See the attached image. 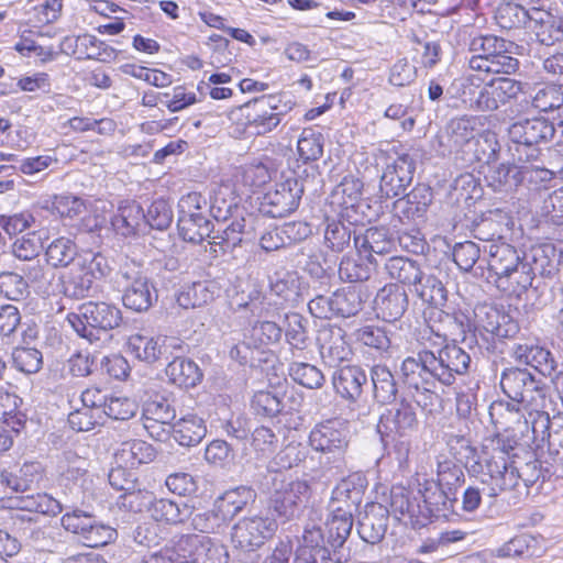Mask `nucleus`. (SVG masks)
Masks as SVG:
<instances>
[{"label": "nucleus", "instance_id": "3", "mask_svg": "<svg viewBox=\"0 0 563 563\" xmlns=\"http://www.w3.org/2000/svg\"><path fill=\"white\" fill-rule=\"evenodd\" d=\"M67 321L77 334L90 343L110 338L109 331L118 328L122 321L121 310L104 301L81 303L76 312L67 314Z\"/></svg>", "mask_w": 563, "mask_h": 563}, {"label": "nucleus", "instance_id": "39", "mask_svg": "<svg viewBox=\"0 0 563 563\" xmlns=\"http://www.w3.org/2000/svg\"><path fill=\"white\" fill-rule=\"evenodd\" d=\"M10 506L25 511L56 516L64 509L59 500L46 493L26 494L10 498Z\"/></svg>", "mask_w": 563, "mask_h": 563}, {"label": "nucleus", "instance_id": "58", "mask_svg": "<svg viewBox=\"0 0 563 563\" xmlns=\"http://www.w3.org/2000/svg\"><path fill=\"white\" fill-rule=\"evenodd\" d=\"M319 354L322 357L323 364L329 368L341 367V363L347 360L350 350L343 340V331L338 330L332 344H321L319 346Z\"/></svg>", "mask_w": 563, "mask_h": 563}, {"label": "nucleus", "instance_id": "14", "mask_svg": "<svg viewBox=\"0 0 563 563\" xmlns=\"http://www.w3.org/2000/svg\"><path fill=\"white\" fill-rule=\"evenodd\" d=\"M272 481V507L278 516L286 519L295 515L297 506L309 497L310 488L306 482H288L284 473H275Z\"/></svg>", "mask_w": 563, "mask_h": 563}, {"label": "nucleus", "instance_id": "12", "mask_svg": "<svg viewBox=\"0 0 563 563\" xmlns=\"http://www.w3.org/2000/svg\"><path fill=\"white\" fill-rule=\"evenodd\" d=\"M428 349L441 385L452 386L456 376L464 375L468 371L471 356L455 343L434 345L432 341Z\"/></svg>", "mask_w": 563, "mask_h": 563}, {"label": "nucleus", "instance_id": "61", "mask_svg": "<svg viewBox=\"0 0 563 563\" xmlns=\"http://www.w3.org/2000/svg\"><path fill=\"white\" fill-rule=\"evenodd\" d=\"M176 417V411L167 398L156 395L143 406V419L156 420L161 423H169Z\"/></svg>", "mask_w": 563, "mask_h": 563}, {"label": "nucleus", "instance_id": "51", "mask_svg": "<svg viewBox=\"0 0 563 563\" xmlns=\"http://www.w3.org/2000/svg\"><path fill=\"white\" fill-rule=\"evenodd\" d=\"M45 256L53 267H66L76 260L77 245L69 238H56L47 245Z\"/></svg>", "mask_w": 563, "mask_h": 563}, {"label": "nucleus", "instance_id": "19", "mask_svg": "<svg viewBox=\"0 0 563 563\" xmlns=\"http://www.w3.org/2000/svg\"><path fill=\"white\" fill-rule=\"evenodd\" d=\"M518 440V433L506 431L497 433L492 439V452L485 459L484 465H481V468L486 471V475H490V481H495L498 475L516 463L514 451Z\"/></svg>", "mask_w": 563, "mask_h": 563}, {"label": "nucleus", "instance_id": "7", "mask_svg": "<svg viewBox=\"0 0 563 563\" xmlns=\"http://www.w3.org/2000/svg\"><path fill=\"white\" fill-rule=\"evenodd\" d=\"M481 119L475 115L452 118L437 135L438 152L442 155L461 154L465 159L481 133Z\"/></svg>", "mask_w": 563, "mask_h": 563}, {"label": "nucleus", "instance_id": "37", "mask_svg": "<svg viewBox=\"0 0 563 563\" xmlns=\"http://www.w3.org/2000/svg\"><path fill=\"white\" fill-rule=\"evenodd\" d=\"M431 333L434 334V345H442L443 343L451 340L453 343L459 338L465 339L467 332H474L472 319L463 312L453 314L446 313L442 319V329L435 330L430 327Z\"/></svg>", "mask_w": 563, "mask_h": 563}, {"label": "nucleus", "instance_id": "46", "mask_svg": "<svg viewBox=\"0 0 563 563\" xmlns=\"http://www.w3.org/2000/svg\"><path fill=\"white\" fill-rule=\"evenodd\" d=\"M180 234L185 241L201 243L205 239H212L214 230L212 223L201 213H194L189 217L181 216L178 221Z\"/></svg>", "mask_w": 563, "mask_h": 563}, {"label": "nucleus", "instance_id": "16", "mask_svg": "<svg viewBox=\"0 0 563 563\" xmlns=\"http://www.w3.org/2000/svg\"><path fill=\"white\" fill-rule=\"evenodd\" d=\"M302 188L294 177H287L264 194L260 210L271 218H283L291 213L299 203Z\"/></svg>", "mask_w": 563, "mask_h": 563}, {"label": "nucleus", "instance_id": "36", "mask_svg": "<svg viewBox=\"0 0 563 563\" xmlns=\"http://www.w3.org/2000/svg\"><path fill=\"white\" fill-rule=\"evenodd\" d=\"M156 456L154 448L143 440H130L121 443L114 453L118 465L124 467H136L141 464L152 462Z\"/></svg>", "mask_w": 563, "mask_h": 563}, {"label": "nucleus", "instance_id": "11", "mask_svg": "<svg viewBox=\"0 0 563 563\" xmlns=\"http://www.w3.org/2000/svg\"><path fill=\"white\" fill-rule=\"evenodd\" d=\"M371 296L368 287L363 284L338 289L330 296L319 295V319H331L333 316H355L363 309Z\"/></svg>", "mask_w": 563, "mask_h": 563}, {"label": "nucleus", "instance_id": "9", "mask_svg": "<svg viewBox=\"0 0 563 563\" xmlns=\"http://www.w3.org/2000/svg\"><path fill=\"white\" fill-rule=\"evenodd\" d=\"M500 387L510 400L520 402L526 410L540 412L538 407L544 399V389L541 382L537 380L527 368L509 367L504 369L500 376Z\"/></svg>", "mask_w": 563, "mask_h": 563}, {"label": "nucleus", "instance_id": "57", "mask_svg": "<svg viewBox=\"0 0 563 563\" xmlns=\"http://www.w3.org/2000/svg\"><path fill=\"white\" fill-rule=\"evenodd\" d=\"M64 457L67 462L65 475L68 479L74 481L71 490L79 494L81 489H88L90 482L85 478L87 474L88 462L86 459L78 456L71 451L64 453Z\"/></svg>", "mask_w": 563, "mask_h": 563}, {"label": "nucleus", "instance_id": "38", "mask_svg": "<svg viewBox=\"0 0 563 563\" xmlns=\"http://www.w3.org/2000/svg\"><path fill=\"white\" fill-rule=\"evenodd\" d=\"M256 498L255 492L247 486H239L223 493L214 504V508L224 520H230L242 511L247 504Z\"/></svg>", "mask_w": 563, "mask_h": 563}, {"label": "nucleus", "instance_id": "59", "mask_svg": "<svg viewBox=\"0 0 563 563\" xmlns=\"http://www.w3.org/2000/svg\"><path fill=\"white\" fill-rule=\"evenodd\" d=\"M255 347L265 350L272 343L278 342L282 338V329L272 321L256 322L246 334Z\"/></svg>", "mask_w": 563, "mask_h": 563}, {"label": "nucleus", "instance_id": "27", "mask_svg": "<svg viewBox=\"0 0 563 563\" xmlns=\"http://www.w3.org/2000/svg\"><path fill=\"white\" fill-rule=\"evenodd\" d=\"M388 519V510L382 504H367L357 525V532L362 540L369 544L379 543L385 537Z\"/></svg>", "mask_w": 563, "mask_h": 563}, {"label": "nucleus", "instance_id": "33", "mask_svg": "<svg viewBox=\"0 0 563 563\" xmlns=\"http://www.w3.org/2000/svg\"><path fill=\"white\" fill-rule=\"evenodd\" d=\"M253 238V218H240L233 220L227 227L218 229L210 243L220 245L223 250L234 249L240 245L244 239L251 240Z\"/></svg>", "mask_w": 563, "mask_h": 563}, {"label": "nucleus", "instance_id": "5", "mask_svg": "<svg viewBox=\"0 0 563 563\" xmlns=\"http://www.w3.org/2000/svg\"><path fill=\"white\" fill-rule=\"evenodd\" d=\"M118 283L123 289L122 302L135 312L147 311L156 301L154 285L135 261L125 258L118 271Z\"/></svg>", "mask_w": 563, "mask_h": 563}, {"label": "nucleus", "instance_id": "50", "mask_svg": "<svg viewBox=\"0 0 563 563\" xmlns=\"http://www.w3.org/2000/svg\"><path fill=\"white\" fill-rule=\"evenodd\" d=\"M46 238L43 230H33L22 234L12 243V254L21 261H32L42 252Z\"/></svg>", "mask_w": 563, "mask_h": 563}, {"label": "nucleus", "instance_id": "54", "mask_svg": "<svg viewBox=\"0 0 563 563\" xmlns=\"http://www.w3.org/2000/svg\"><path fill=\"white\" fill-rule=\"evenodd\" d=\"M73 410L68 415L69 427L77 432H86L102 423L103 415L82 407L78 401L70 400Z\"/></svg>", "mask_w": 563, "mask_h": 563}, {"label": "nucleus", "instance_id": "28", "mask_svg": "<svg viewBox=\"0 0 563 563\" xmlns=\"http://www.w3.org/2000/svg\"><path fill=\"white\" fill-rule=\"evenodd\" d=\"M390 507L395 514L407 517V523L418 529L428 525V512H423L418 494L402 487H393L390 494Z\"/></svg>", "mask_w": 563, "mask_h": 563}, {"label": "nucleus", "instance_id": "21", "mask_svg": "<svg viewBox=\"0 0 563 563\" xmlns=\"http://www.w3.org/2000/svg\"><path fill=\"white\" fill-rule=\"evenodd\" d=\"M416 170V163L408 154L397 157L388 164L380 177V191L387 198L402 194L411 184Z\"/></svg>", "mask_w": 563, "mask_h": 563}, {"label": "nucleus", "instance_id": "2", "mask_svg": "<svg viewBox=\"0 0 563 563\" xmlns=\"http://www.w3.org/2000/svg\"><path fill=\"white\" fill-rule=\"evenodd\" d=\"M224 545L207 536H187L175 548H165L143 560V563H227Z\"/></svg>", "mask_w": 563, "mask_h": 563}, {"label": "nucleus", "instance_id": "4", "mask_svg": "<svg viewBox=\"0 0 563 563\" xmlns=\"http://www.w3.org/2000/svg\"><path fill=\"white\" fill-rule=\"evenodd\" d=\"M111 271L106 256L100 253H85L63 277V294L73 299L89 296L95 280L106 277Z\"/></svg>", "mask_w": 563, "mask_h": 563}, {"label": "nucleus", "instance_id": "24", "mask_svg": "<svg viewBox=\"0 0 563 563\" xmlns=\"http://www.w3.org/2000/svg\"><path fill=\"white\" fill-rule=\"evenodd\" d=\"M417 424L418 420L412 405L402 399L380 416L377 431L382 437H402L415 430Z\"/></svg>", "mask_w": 563, "mask_h": 563}, {"label": "nucleus", "instance_id": "6", "mask_svg": "<svg viewBox=\"0 0 563 563\" xmlns=\"http://www.w3.org/2000/svg\"><path fill=\"white\" fill-rule=\"evenodd\" d=\"M347 424L344 419L333 418L319 422V464L327 467L330 477L344 476V452L347 446Z\"/></svg>", "mask_w": 563, "mask_h": 563}, {"label": "nucleus", "instance_id": "62", "mask_svg": "<svg viewBox=\"0 0 563 563\" xmlns=\"http://www.w3.org/2000/svg\"><path fill=\"white\" fill-rule=\"evenodd\" d=\"M437 484L450 493L455 494L456 487L464 482V473L460 465L451 460L438 463Z\"/></svg>", "mask_w": 563, "mask_h": 563}, {"label": "nucleus", "instance_id": "8", "mask_svg": "<svg viewBox=\"0 0 563 563\" xmlns=\"http://www.w3.org/2000/svg\"><path fill=\"white\" fill-rule=\"evenodd\" d=\"M353 527L351 509L342 506L331 511V517L325 522L324 545L319 547V563H345L350 559V550L344 547Z\"/></svg>", "mask_w": 563, "mask_h": 563}, {"label": "nucleus", "instance_id": "13", "mask_svg": "<svg viewBox=\"0 0 563 563\" xmlns=\"http://www.w3.org/2000/svg\"><path fill=\"white\" fill-rule=\"evenodd\" d=\"M277 527L276 520L271 517H244L233 526L231 540L236 549L254 552L275 534Z\"/></svg>", "mask_w": 563, "mask_h": 563}, {"label": "nucleus", "instance_id": "17", "mask_svg": "<svg viewBox=\"0 0 563 563\" xmlns=\"http://www.w3.org/2000/svg\"><path fill=\"white\" fill-rule=\"evenodd\" d=\"M521 91V82L509 77H495L481 89L477 97L470 99V109L476 111H495L516 98Z\"/></svg>", "mask_w": 563, "mask_h": 563}, {"label": "nucleus", "instance_id": "31", "mask_svg": "<svg viewBox=\"0 0 563 563\" xmlns=\"http://www.w3.org/2000/svg\"><path fill=\"white\" fill-rule=\"evenodd\" d=\"M516 361L530 365L543 376H552L556 369L553 354L545 347L532 344H518L514 347Z\"/></svg>", "mask_w": 563, "mask_h": 563}, {"label": "nucleus", "instance_id": "23", "mask_svg": "<svg viewBox=\"0 0 563 563\" xmlns=\"http://www.w3.org/2000/svg\"><path fill=\"white\" fill-rule=\"evenodd\" d=\"M408 305L407 291L398 284L385 285L374 298V311L386 322L399 320L408 309Z\"/></svg>", "mask_w": 563, "mask_h": 563}, {"label": "nucleus", "instance_id": "1", "mask_svg": "<svg viewBox=\"0 0 563 563\" xmlns=\"http://www.w3.org/2000/svg\"><path fill=\"white\" fill-rule=\"evenodd\" d=\"M518 45L495 35H477L470 42L474 55L468 60L472 70L484 74H512L519 67L514 54Z\"/></svg>", "mask_w": 563, "mask_h": 563}, {"label": "nucleus", "instance_id": "63", "mask_svg": "<svg viewBox=\"0 0 563 563\" xmlns=\"http://www.w3.org/2000/svg\"><path fill=\"white\" fill-rule=\"evenodd\" d=\"M532 107L539 111L548 112L563 106V90L560 86L548 85L537 90L532 97Z\"/></svg>", "mask_w": 563, "mask_h": 563}, {"label": "nucleus", "instance_id": "55", "mask_svg": "<svg viewBox=\"0 0 563 563\" xmlns=\"http://www.w3.org/2000/svg\"><path fill=\"white\" fill-rule=\"evenodd\" d=\"M230 356L240 364L250 365L251 367H256L262 362H267V351L255 347L246 334L242 342L231 349Z\"/></svg>", "mask_w": 563, "mask_h": 563}, {"label": "nucleus", "instance_id": "53", "mask_svg": "<svg viewBox=\"0 0 563 563\" xmlns=\"http://www.w3.org/2000/svg\"><path fill=\"white\" fill-rule=\"evenodd\" d=\"M364 254L357 253V257H344L340 261L338 273L342 280L357 285L367 280L371 276V265L365 263Z\"/></svg>", "mask_w": 563, "mask_h": 563}, {"label": "nucleus", "instance_id": "18", "mask_svg": "<svg viewBox=\"0 0 563 563\" xmlns=\"http://www.w3.org/2000/svg\"><path fill=\"white\" fill-rule=\"evenodd\" d=\"M400 380L408 391L423 386H435L438 375L429 356L428 347L420 350L416 356H408L402 361Z\"/></svg>", "mask_w": 563, "mask_h": 563}, {"label": "nucleus", "instance_id": "26", "mask_svg": "<svg viewBox=\"0 0 563 563\" xmlns=\"http://www.w3.org/2000/svg\"><path fill=\"white\" fill-rule=\"evenodd\" d=\"M432 200V189L424 184H418L409 194L394 202V218L400 223H404V220L423 218Z\"/></svg>", "mask_w": 563, "mask_h": 563}, {"label": "nucleus", "instance_id": "41", "mask_svg": "<svg viewBox=\"0 0 563 563\" xmlns=\"http://www.w3.org/2000/svg\"><path fill=\"white\" fill-rule=\"evenodd\" d=\"M389 278L396 279L404 285L415 287L423 274L420 265L408 257L393 256L384 265Z\"/></svg>", "mask_w": 563, "mask_h": 563}, {"label": "nucleus", "instance_id": "35", "mask_svg": "<svg viewBox=\"0 0 563 563\" xmlns=\"http://www.w3.org/2000/svg\"><path fill=\"white\" fill-rule=\"evenodd\" d=\"M523 262L530 266L533 277L536 275L549 277L558 272L560 255L553 244H542L532 247L529 254H525Z\"/></svg>", "mask_w": 563, "mask_h": 563}, {"label": "nucleus", "instance_id": "20", "mask_svg": "<svg viewBox=\"0 0 563 563\" xmlns=\"http://www.w3.org/2000/svg\"><path fill=\"white\" fill-rule=\"evenodd\" d=\"M541 476L542 470L538 460L526 462L521 466H518L516 462L498 475L495 481H489L492 486L486 490L489 495L499 496L503 492L517 488L519 481H522L527 488L531 487Z\"/></svg>", "mask_w": 563, "mask_h": 563}, {"label": "nucleus", "instance_id": "40", "mask_svg": "<svg viewBox=\"0 0 563 563\" xmlns=\"http://www.w3.org/2000/svg\"><path fill=\"white\" fill-rule=\"evenodd\" d=\"M206 434L205 421L195 415H188L173 424V438L181 446H195Z\"/></svg>", "mask_w": 563, "mask_h": 563}, {"label": "nucleus", "instance_id": "64", "mask_svg": "<svg viewBox=\"0 0 563 563\" xmlns=\"http://www.w3.org/2000/svg\"><path fill=\"white\" fill-rule=\"evenodd\" d=\"M12 360L15 368L25 374L37 373L43 365L42 353L33 347H18L13 351Z\"/></svg>", "mask_w": 563, "mask_h": 563}, {"label": "nucleus", "instance_id": "52", "mask_svg": "<svg viewBox=\"0 0 563 563\" xmlns=\"http://www.w3.org/2000/svg\"><path fill=\"white\" fill-rule=\"evenodd\" d=\"M471 154L465 157L468 162H482L485 164L494 163L498 159L500 144L497 135L492 131H484L477 136Z\"/></svg>", "mask_w": 563, "mask_h": 563}, {"label": "nucleus", "instance_id": "29", "mask_svg": "<svg viewBox=\"0 0 563 563\" xmlns=\"http://www.w3.org/2000/svg\"><path fill=\"white\" fill-rule=\"evenodd\" d=\"M354 244L357 253L364 254L369 264L377 265L376 256L389 254L394 249V241L385 228H369L363 235L355 236Z\"/></svg>", "mask_w": 563, "mask_h": 563}, {"label": "nucleus", "instance_id": "15", "mask_svg": "<svg viewBox=\"0 0 563 563\" xmlns=\"http://www.w3.org/2000/svg\"><path fill=\"white\" fill-rule=\"evenodd\" d=\"M272 97L254 99L239 109L245 131L251 135H264L273 131L280 123V113L273 104Z\"/></svg>", "mask_w": 563, "mask_h": 563}, {"label": "nucleus", "instance_id": "47", "mask_svg": "<svg viewBox=\"0 0 563 563\" xmlns=\"http://www.w3.org/2000/svg\"><path fill=\"white\" fill-rule=\"evenodd\" d=\"M413 292L432 307H442L448 300V290L443 283L432 274H422L420 282L413 287Z\"/></svg>", "mask_w": 563, "mask_h": 563}, {"label": "nucleus", "instance_id": "43", "mask_svg": "<svg viewBox=\"0 0 563 563\" xmlns=\"http://www.w3.org/2000/svg\"><path fill=\"white\" fill-rule=\"evenodd\" d=\"M145 214L140 205L129 202L120 206L117 213L111 219L113 230L123 236L135 234L143 223Z\"/></svg>", "mask_w": 563, "mask_h": 563}, {"label": "nucleus", "instance_id": "25", "mask_svg": "<svg viewBox=\"0 0 563 563\" xmlns=\"http://www.w3.org/2000/svg\"><path fill=\"white\" fill-rule=\"evenodd\" d=\"M555 133L552 122L544 118L522 119L508 129L510 140L516 144L538 145L550 141Z\"/></svg>", "mask_w": 563, "mask_h": 563}, {"label": "nucleus", "instance_id": "34", "mask_svg": "<svg viewBox=\"0 0 563 563\" xmlns=\"http://www.w3.org/2000/svg\"><path fill=\"white\" fill-rule=\"evenodd\" d=\"M533 276L528 263H521L510 272L493 279L496 287L508 297L520 298L532 285Z\"/></svg>", "mask_w": 563, "mask_h": 563}, {"label": "nucleus", "instance_id": "22", "mask_svg": "<svg viewBox=\"0 0 563 563\" xmlns=\"http://www.w3.org/2000/svg\"><path fill=\"white\" fill-rule=\"evenodd\" d=\"M417 494L422 499L423 512H428V523L433 519L446 518L457 500L454 493L445 490L432 479L418 482Z\"/></svg>", "mask_w": 563, "mask_h": 563}, {"label": "nucleus", "instance_id": "44", "mask_svg": "<svg viewBox=\"0 0 563 563\" xmlns=\"http://www.w3.org/2000/svg\"><path fill=\"white\" fill-rule=\"evenodd\" d=\"M216 289L212 282H196L184 287L176 301L179 307L185 309L201 307L214 299Z\"/></svg>", "mask_w": 563, "mask_h": 563}, {"label": "nucleus", "instance_id": "60", "mask_svg": "<svg viewBox=\"0 0 563 563\" xmlns=\"http://www.w3.org/2000/svg\"><path fill=\"white\" fill-rule=\"evenodd\" d=\"M527 16L526 8L512 2L500 4L496 11L497 23L506 30L525 26Z\"/></svg>", "mask_w": 563, "mask_h": 563}, {"label": "nucleus", "instance_id": "30", "mask_svg": "<svg viewBox=\"0 0 563 563\" xmlns=\"http://www.w3.org/2000/svg\"><path fill=\"white\" fill-rule=\"evenodd\" d=\"M335 391L344 399L355 400L362 394V386L367 382L365 372L358 366L345 365L331 373Z\"/></svg>", "mask_w": 563, "mask_h": 563}, {"label": "nucleus", "instance_id": "32", "mask_svg": "<svg viewBox=\"0 0 563 563\" xmlns=\"http://www.w3.org/2000/svg\"><path fill=\"white\" fill-rule=\"evenodd\" d=\"M489 278H496L523 263L518 251L506 242H494L488 247Z\"/></svg>", "mask_w": 563, "mask_h": 563}, {"label": "nucleus", "instance_id": "49", "mask_svg": "<svg viewBox=\"0 0 563 563\" xmlns=\"http://www.w3.org/2000/svg\"><path fill=\"white\" fill-rule=\"evenodd\" d=\"M374 397L382 404L395 400L398 387L393 373L385 365H375L371 369Z\"/></svg>", "mask_w": 563, "mask_h": 563}, {"label": "nucleus", "instance_id": "10", "mask_svg": "<svg viewBox=\"0 0 563 563\" xmlns=\"http://www.w3.org/2000/svg\"><path fill=\"white\" fill-rule=\"evenodd\" d=\"M129 506L134 511L147 508L154 520L169 525L181 523L190 519L192 515V507L184 501L167 498L155 499L152 493L140 489L129 495Z\"/></svg>", "mask_w": 563, "mask_h": 563}, {"label": "nucleus", "instance_id": "48", "mask_svg": "<svg viewBox=\"0 0 563 563\" xmlns=\"http://www.w3.org/2000/svg\"><path fill=\"white\" fill-rule=\"evenodd\" d=\"M164 342L162 338L133 334L129 338L128 347L130 352L141 361L154 363L164 354Z\"/></svg>", "mask_w": 563, "mask_h": 563}, {"label": "nucleus", "instance_id": "42", "mask_svg": "<svg viewBox=\"0 0 563 563\" xmlns=\"http://www.w3.org/2000/svg\"><path fill=\"white\" fill-rule=\"evenodd\" d=\"M166 375L170 382L179 387H195L202 378L198 365L185 357L174 358L166 367Z\"/></svg>", "mask_w": 563, "mask_h": 563}, {"label": "nucleus", "instance_id": "45", "mask_svg": "<svg viewBox=\"0 0 563 563\" xmlns=\"http://www.w3.org/2000/svg\"><path fill=\"white\" fill-rule=\"evenodd\" d=\"M42 477V466L37 462L24 463L19 474L2 471L0 474L1 484L14 492L25 493Z\"/></svg>", "mask_w": 563, "mask_h": 563}, {"label": "nucleus", "instance_id": "56", "mask_svg": "<svg viewBox=\"0 0 563 563\" xmlns=\"http://www.w3.org/2000/svg\"><path fill=\"white\" fill-rule=\"evenodd\" d=\"M251 407L262 417H275L283 410V398L277 391L258 390L253 395Z\"/></svg>", "mask_w": 563, "mask_h": 563}]
</instances>
